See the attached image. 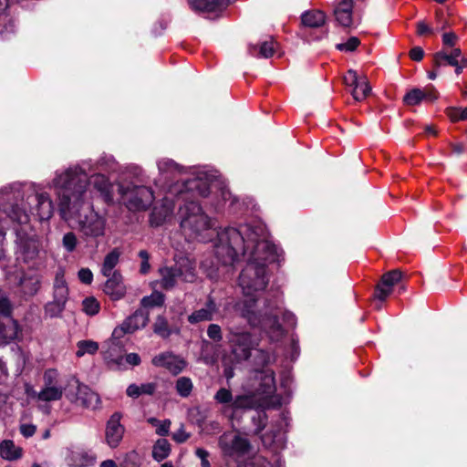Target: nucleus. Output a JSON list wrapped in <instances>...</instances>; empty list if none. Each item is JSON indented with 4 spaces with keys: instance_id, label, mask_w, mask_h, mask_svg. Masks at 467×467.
Returning a JSON list of instances; mask_svg holds the SVG:
<instances>
[{
    "instance_id": "nucleus-1",
    "label": "nucleus",
    "mask_w": 467,
    "mask_h": 467,
    "mask_svg": "<svg viewBox=\"0 0 467 467\" xmlns=\"http://www.w3.org/2000/svg\"><path fill=\"white\" fill-rule=\"evenodd\" d=\"M222 243L217 246L216 257L223 265L233 264L239 254L249 253L247 264L239 275V285L244 298L238 301L235 311L247 320L250 326H257L262 320L257 317L263 300L257 294L262 292L268 284L266 264L279 260L280 254L276 245L267 240L262 223L240 225L239 228H229L219 234Z\"/></svg>"
},
{
    "instance_id": "nucleus-2",
    "label": "nucleus",
    "mask_w": 467,
    "mask_h": 467,
    "mask_svg": "<svg viewBox=\"0 0 467 467\" xmlns=\"http://www.w3.org/2000/svg\"><path fill=\"white\" fill-rule=\"evenodd\" d=\"M183 188L185 192L181 190L178 196L184 202V204L180 207L181 229L186 238L200 242H208L216 234L217 239L214 244V254H216L217 246L222 244L219 240V234L230 227L217 231L215 221L203 212L198 202L189 200L188 195L208 197L209 203L217 212L228 205L233 213H236L239 201L232 195L223 182L213 180L206 172H201L193 178L186 180L183 182Z\"/></svg>"
},
{
    "instance_id": "nucleus-3",
    "label": "nucleus",
    "mask_w": 467,
    "mask_h": 467,
    "mask_svg": "<svg viewBox=\"0 0 467 467\" xmlns=\"http://www.w3.org/2000/svg\"><path fill=\"white\" fill-rule=\"evenodd\" d=\"M82 172L81 168L55 172L49 187L57 195L60 217L68 223L74 222L85 242H97L106 234L107 219L88 203L87 180Z\"/></svg>"
},
{
    "instance_id": "nucleus-4",
    "label": "nucleus",
    "mask_w": 467,
    "mask_h": 467,
    "mask_svg": "<svg viewBox=\"0 0 467 467\" xmlns=\"http://www.w3.org/2000/svg\"><path fill=\"white\" fill-rule=\"evenodd\" d=\"M42 188L33 182H14L0 189V213L19 224L29 222V211L36 213L39 220H48L54 213V204L50 195L41 192Z\"/></svg>"
},
{
    "instance_id": "nucleus-5",
    "label": "nucleus",
    "mask_w": 467,
    "mask_h": 467,
    "mask_svg": "<svg viewBox=\"0 0 467 467\" xmlns=\"http://www.w3.org/2000/svg\"><path fill=\"white\" fill-rule=\"evenodd\" d=\"M281 304V299L275 296L274 300L266 297L263 305L256 309L257 317L262 320V323L256 327L264 329L273 341L279 340L284 335V329L278 320L279 314L283 315V320L287 326L294 327L296 325L295 315L289 311H284Z\"/></svg>"
},
{
    "instance_id": "nucleus-6",
    "label": "nucleus",
    "mask_w": 467,
    "mask_h": 467,
    "mask_svg": "<svg viewBox=\"0 0 467 467\" xmlns=\"http://www.w3.org/2000/svg\"><path fill=\"white\" fill-rule=\"evenodd\" d=\"M228 343L231 353L237 362L248 360L254 349L259 346V339L249 330L232 325L228 328Z\"/></svg>"
},
{
    "instance_id": "nucleus-7",
    "label": "nucleus",
    "mask_w": 467,
    "mask_h": 467,
    "mask_svg": "<svg viewBox=\"0 0 467 467\" xmlns=\"http://www.w3.org/2000/svg\"><path fill=\"white\" fill-rule=\"evenodd\" d=\"M160 285L163 289L173 288L179 280L192 283L195 280V264L188 257H181L172 266H164L159 270Z\"/></svg>"
},
{
    "instance_id": "nucleus-8",
    "label": "nucleus",
    "mask_w": 467,
    "mask_h": 467,
    "mask_svg": "<svg viewBox=\"0 0 467 467\" xmlns=\"http://www.w3.org/2000/svg\"><path fill=\"white\" fill-rule=\"evenodd\" d=\"M119 193L123 203L130 211L146 210L154 201V193L150 187L132 182L119 183Z\"/></svg>"
},
{
    "instance_id": "nucleus-9",
    "label": "nucleus",
    "mask_w": 467,
    "mask_h": 467,
    "mask_svg": "<svg viewBox=\"0 0 467 467\" xmlns=\"http://www.w3.org/2000/svg\"><path fill=\"white\" fill-rule=\"evenodd\" d=\"M13 309V303L7 295L0 291V343L17 338L21 331L18 322L12 318Z\"/></svg>"
},
{
    "instance_id": "nucleus-10",
    "label": "nucleus",
    "mask_w": 467,
    "mask_h": 467,
    "mask_svg": "<svg viewBox=\"0 0 467 467\" xmlns=\"http://www.w3.org/2000/svg\"><path fill=\"white\" fill-rule=\"evenodd\" d=\"M218 445L224 456L236 460L249 454L252 450L249 440L235 431H228L222 434L219 438Z\"/></svg>"
},
{
    "instance_id": "nucleus-11",
    "label": "nucleus",
    "mask_w": 467,
    "mask_h": 467,
    "mask_svg": "<svg viewBox=\"0 0 467 467\" xmlns=\"http://www.w3.org/2000/svg\"><path fill=\"white\" fill-rule=\"evenodd\" d=\"M81 168L83 170L82 174L87 180V191L88 190V172H108L115 173L119 170V164L116 161L112 155L103 154L98 161H93L91 160L82 161L76 165L69 166L67 169L57 170L56 172H66L68 170Z\"/></svg>"
},
{
    "instance_id": "nucleus-12",
    "label": "nucleus",
    "mask_w": 467,
    "mask_h": 467,
    "mask_svg": "<svg viewBox=\"0 0 467 467\" xmlns=\"http://www.w3.org/2000/svg\"><path fill=\"white\" fill-rule=\"evenodd\" d=\"M181 190L185 192L183 182L182 184L176 182L174 185H171L170 192L163 197L161 203L153 208L150 219L151 225L160 226L171 217L175 209V202L172 196L176 193V198L180 200L178 196Z\"/></svg>"
},
{
    "instance_id": "nucleus-13",
    "label": "nucleus",
    "mask_w": 467,
    "mask_h": 467,
    "mask_svg": "<svg viewBox=\"0 0 467 467\" xmlns=\"http://www.w3.org/2000/svg\"><path fill=\"white\" fill-rule=\"evenodd\" d=\"M66 398L71 403L90 410H96L100 403L99 395L78 380H75L74 385L67 389Z\"/></svg>"
},
{
    "instance_id": "nucleus-14",
    "label": "nucleus",
    "mask_w": 467,
    "mask_h": 467,
    "mask_svg": "<svg viewBox=\"0 0 467 467\" xmlns=\"http://www.w3.org/2000/svg\"><path fill=\"white\" fill-rule=\"evenodd\" d=\"M149 321V313L140 308L127 317L120 327H116L112 332V337L119 339L125 334H131L138 329L143 328Z\"/></svg>"
},
{
    "instance_id": "nucleus-15",
    "label": "nucleus",
    "mask_w": 467,
    "mask_h": 467,
    "mask_svg": "<svg viewBox=\"0 0 467 467\" xmlns=\"http://www.w3.org/2000/svg\"><path fill=\"white\" fill-rule=\"evenodd\" d=\"M268 407L269 404L265 400V399L258 397L254 391L236 395L233 402L230 404L232 416L238 411L265 409Z\"/></svg>"
},
{
    "instance_id": "nucleus-16",
    "label": "nucleus",
    "mask_w": 467,
    "mask_h": 467,
    "mask_svg": "<svg viewBox=\"0 0 467 467\" xmlns=\"http://www.w3.org/2000/svg\"><path fill=\"white\" fill-rule=\"evenodd\" d=\"M121 419L122 413L117 411L109 417L106 423L105 441L111 449L119 447L123 439L125 427L120 422Z\"/></svg>"
},
{
    "instance_id": "nucleus-17",
    "label": "nucleus",
    "mask_w": 467,
    "mask_h": 467,
    "mask_svg": "<svg viewBox=\"0 0 467 467\" xmlns=\"http://www.w3.org/2000/svg\"><path fill=\"white\" fill-rule=\"evenodd\" d=\"M255 379L259 380L258 387H256L254 390L255 394L265 399L270 405L268 399L271 398L276 390L275 372L270 368L257 370Z\"/></svg>"
},
{
    "instance_id": "nucleus-18",
    "label": "nucleus",
    "mask_w": 467,
    "mask_h": 467,
    "mask_svg": "<svg viewBox=\"0 0 467 467\" xmlns=\"http://www.w3.org/2000/svg\"><path fill=\"white\" fill-rule=\"evenodd\" d=\"M42 245L36 235L18 237V254L25 262H31L39 257Z\"/></svg>"
},
{
    "instance_id": "nucleus-19",
    "label": "nucleus",
    "mask_w": 467,
    "mask_h": 467,
    "mask_svg": "<svg viewBox=\"0 0 467 467\" xmlns=\"http://www.w3.org/2000/svg\"><path fill=\"white\" fill-rule=\"evenodd\" d=\"M344 83L351 88V94L357 101L363 100L370 92V87L367 79L365 78H359L357 72L353 69L348 71L344 77Z\"/></svg>"
},
{
    "instance_id": "nucleus-20",
    "label": "nucleus",
    "mask_w": 467,
    "mask_h": 467,
    "mask_svg": "<svg viewBox=\"0 0 467 467\" xmlns=\"http://www.w3.org/2000/svg\"><path fill=\"white\" fill-rule=\"evenodd\" d=\"M438 98V92L433 86L430 85L424 88H412L408 91L404 98L403 102L407 106L419 105L422 101H434Z\"/></svg>"
},
{
    "instance_id": "nucleus-21",
    "label": "nucleus",
    "mask_w": 467,
    "mask_h": 467,
    "mask_svg": "<svg viewBox=\"0 0 467 467\" xmlns=\"http://www.w3.org/2000/svg\"><path fill=\"white\" fill-rule=\"evenodd\" d=\"M219 313V305L212 296H209L202 307L193 311L188 316L191 324H197L203 321H212L214 316Z\"/></svg>"
},
{
    "instance_id": "nucleus-22",
    "label": "nucleus",
    "mask_w": 467,
    "mask_h": 467,
    "mask_svg": "<svg viewBox=\"0 0 467 467\" xmlns=\"http://www.w3.org/2000/svg\"><path fill=\"white\" fill-rule=\"evenodd\" d=\"M402 278V273L398 270H392L384 274L380 283L377 285L375 296L380 301H384L392 292L393 286Z\"/></svg>"
},
{
    "instance_id": "nucleus-23",
    "label": "nucleus",
    "mask_w": 467,
    "mask_h": 467,
    "mask_svg": "<svg viewBox=\"0 0 467 467\" xmlns=\"http://www.w3.org/2000/svg\"><path fill=\"white\" fill-rule=\"evenodd\" d=\"M152 364L156 367L167 368L173 375H177L182 372L186 366L184 359L170 352L161 353L154 357Z\"/></svg>"
},
{
    "instance_id": "nucleus-24",
    "label": "nucleus",
    "mask_w": 467,
    "mask_h": 467,
    "mask_svg": "<svg viewBox=\"0 0 467 467\" xmlns=\"http://www.w3.org/2000/svg\"><path fill=\"white\" fill-rule=\"evenodd\" d=\"M157 167L161 177L160 182L163 180L165 182L175 180L179 175L185 171L184 167L168 158L158 160Z\"/></svg>"
},
{
    "instance_id": "nucleus-25",
    "label": "nucleus",
    "mask_w": 467,
    "mask_h": 467,
    "mask_svg": "<svg viewBox=\"0 0 467 467\" xmlns=\"http://www.w3.org/2000/svg\"><path fill=\"white\" fill-rule=\"evenodd\" d=\"M104 292L109 296L112 300H119L125 296L126 287L119 273L114 272L108 277L104 285Z\"/></svg>"
},
{
    "instance_id": "nucleus-26",
    "label": "nucleus",
    "mask_w": 467,
    "mask_h": 467,
    "mask_svg": "<svg viewBox=\"0 0 467 467\" xmlns=\"http://www.w3.org/2000/svg\"><path fill=\"white\" fill-rule=\"evenodd\" d=\"M89 184L98 191L106 202L111 201L112 184L108 177L100 172H95L93 175L88 177V185Z\"/></svg>"
},
{
    "instance_id": "nucleus-27",
    "label": "nucleus",
    "mask_w": 467,
    "mask_h": 467,
    "mask_svg": "<svg viewBox=\"0 0 467 467\" xmlns=\"http://www.w3.org/2000/svg\"><path fill=\"white\" fill-rule=\"evenodd\" d=\"M444 62L450 66H457L459 63L467 66V59L462 57V50L458 47L453 48L451 53L441 50L434 55V63L437 67L443 66Z\"/></svg>"
},
{
    "instance_id": "nucleus-28",
    "label": "nucleus",
    "mask_w": 467,
    "mask_h": 467,
    "mask_svg": "<svg viewBox=\"0 0 467 467\" xmlns=\"http://www.w3.org/2000/svg\"><path fill=\"white\" fill-rule=\"evenodd\" d=\"M353 0H342L337 4L334 10V15L337 23L345 27L350 26L353 22Z\"/></svg>"
},
{
    "instance_id": "nucleus-29",
    "label": "nucleus",
    "mask_w": 467,
    "mask_h": 467,
    "mask_svg": "<svg viewBox=\"0 0 467 467\" xmlns=\"http://www.w3.org/2000/svg\"><path fill=\"white\" fill-rule=\"evenodd\" d=\"M276 46L273 38H270L269 40H265L258 44H250L248 46V53L254 57L269 58L275 52Z\"/></svg>"
},
{
    "instance_id": "nucleus-30",
    "label": "nucleus",
    "mask_w": 467,
    "mask_h": 467,
    "mask_svg": "<svg viewBox=\"0 0 467 467\" xmlns=\"http://www.w3.org/2000/svg\"><path fill=\"white\" fill-rule=\"evenodd\" d=\"M53 289V299L66 304L68 297V288L62 272L56 274Z\"/></svg>"
},
{
    "instance_id": "nucleus-31",
    "label": "nucleus",
    "mask_w": 467,
    "mask_h": 467,
    "mask_svg": "<svg viewBox=\"0 0 467 467\" xmlns=\"http://www.w3.org/2000/svg\"><path fill=\"white\" fill-rule=\"evenodd\" d=\"M301 21L304 26L317 28L322 26L326 22V16L318 10L306 11L302 14Z\"/></svg>"
},
{
    "instance_id": "nucleus-32",
    "label": "nucleus",
    "mask_w": 467,
    "mask_h": 467,
    "mask_svg": "<svg viewBox=\"0 0 467 467\" xmlns=\"http://www.w3.org/2000/svg\"><path fill=\"white\" fill-rule=\"evenodd\" d=\"M0 455L7 461H15L22 457V449L16 446L13 441L5 440L0 443Z\"/></svg>"
},
{
    "instance_id": "nucleus-33",
    "label": "nucleus",
    "mask_w": 467,
    "mask_h": 467,
    "mask_svg": "<svg viewBox=\"0 0 467 467\" xmlns=\"http://www.w3.org/2000/svg\"><path fill=\"white\" fill-rule=\"evenodd\" d=\"M67 390L62 385L43 387L37 394V399L41 401H57L62 398L64 391Z\"/></svg>"
},
{
    "instance_id": "nucleus-34",
    "label": "nucleus",
    "mask_w": 467,
    "mask_h": 467,
    "mask_svg": "<svg viewBox=\"0 0 467 467\" xmlns=\"http://www.w3.org/2000/svg\"><path fill=\"white\" fill-rule=\"evenodd\" d=\"M153 331L161 338H168L171 334L178 333L179 329L171 327L163 316H158L153 325Z\"/></svg>"
},
{
    "instance_id": "nucleus-35",
    "label": "nucleus",
    "mask_w": 467,
    "mask_h": 467,
    "mask_svg": "<svg viewBox=\"0 0 467 467\" xmlns=\"http://www.w3.org/2000/svg\"><path fill=\"white\" fill-rule=\"evenodd\" d=\"M171 443L166 439H159L152 447V458L157 462L165 460L171 453Z\"/></svg>"
},
{
    "instance_id": "nucleus-36",
    "label": "nucleus",
    "mask_w": 467,
    "mask_h": 467,
    "mask_svg": "<svg viewBox=\"0 0 467 467\" xmlns=\"http://www.w3.org/2000/svg\"><path fill=\"white\" fill-rule=\"evenodd\" d=\"M119 253L116 251H112L108 254L104 259L101 273L104 276L109 277L115 271L114 268L119 262Z\"/></svg>"
},
{
    "instance_id": "nucleus-37",
    "label": "nucleus",
    "mask_w": 467,
    "mask_h": 467,
    "mask_svg": "<svg viewBox=\"0 0 467 467\" xmlns=\"http://www.w3.org/2000/svg\"><path fill=\"white\" fill-rule=\"evenodd\" d=\"M66 304L53 299L52 301L47 303L44 306L45 316L54 318L58 317L64 311Z\"/></svg>"
},
{
    "instance_id": "nucleus-38",
    "label": "nucleus",
    "mask_w": 467,
    "mask_h": 467,
    "mask_svg": "<svg viewBox=\"0 0 467 467\" xmlns=\"http://www.w3.org/2000/svg\"><path fill=\"white\" fill-rule=\"evenodd\" d=\"M192 388L193 385L190 378L181 377L176 380V391L182 398L189 397L192 393Z\"/></svg>"
},
{
    "instance_id": "nucleus-39",
    "label": "nucleus",
    "mask_w": 467,
    "mask_h": 467,
    "mask_svg": "<svg viewBox=\"0 0 467 467\" xmlns=\"http://www.w3.org/2000/svg\"><path fill=\"white\" fill-rule=\"evenodd\" d=\"M148 423L156 428V434L160 436H167L170 432L171 421L170 420H160L155 417L147 419Z\"/></svg>"
},
{
    "instance_id": "nucleus-40",
    "label": "nucleus",
    "mask_w": 467,
    "mask_h": 467,
    "mask_svg": "<svg viewBox=\"0 0 467 467\" xmlns=\"http://www.w3.org/2000/svg\"><path fill=\"white\" fill-rule=\"evenodd\" d=\"M77 357L80 358L86 354H95L99 349V344L92 340H81L78 342Z\"/></svg>"
},
{
    "instance_id": "nucleus-41",
    "label": "nucleus",
    "mask_w": 467,
    "mask_h": 467,
    "mask_svg": "<svg viewBox=\"0 0 467 467\" xmlns=\"http://www.w3.org/2000/svg\"><path fill=\"white\" fill-rule=\"evenodd\" d=\"M94 459L86 453H73L68 461L69 467H87L93 464Z\"/></svg>"
},
{
    "instance_id": "nucleus-42",
    "label": "nucleus",
    "mask_w": 467,
    "mask_h": 467,
    "mask_svg": "<svg viewBox=\"0 0 467 467\" xmlns=\"http://www.w3.org/2000/svg\"><path fill=\"white\" fill-rule=\"evenodd\" d=\"M253 352H254V364L255 366L265 367L275 360L270 352L260 349L258 347Z\"/></svg>"
},
{
    "instance_id": "nucleus-43",
    "label": "nucleus",
    "mask_w": 467,
    "mask_h": 467,
    "mask_svg": "<svg viewBox=\"0 0 467 467\" xmlns=\"http://www.w3.org/2000/svg\"><path fill=\"white\" fill-rule=\"evenodd\" d=\"M164 303V295L161 292H153L150 296H144L140 304L143 307L161 306Z\"/></svg>"
},
{
    "instance_id": "nucleus-44",
    "label": "nucleus",
    "mask_w": 467,
    "mask_h": 467,
    "mask_svg": "<svg viewBox=\"0 0 467 467\" xmlns=\"http://www.w3.org/2000/svg\"><path fill=\"white\" fill-rule=\"evenodd\" d=\"M78 244V239L74 232H67L63 235L62 245L67 253H73Z\"/></svg>"
},
{
    "instance_id": "nucleus-45",
    "label": "nucleus",
    "mask_w": 467,
    "mask_h": 467,
    "mask_svg": "<svg viewBox=\"0 0 467 467\" xmlns=\"http://www.w3.org/2000/svg\"><path fill=\"white\" fill-rule=\"evenodd\" d=\"M83 311L88 316H94L99 313L100 306L99 301L93 297L89 296L83 300L82 302Z\"/></svg>"
},
{
    "instance_id": "nucleus-46",
    "label": "nucleus",
    "mask_w": 467,
    "mask_h": 467,
    "mask_svg": "<svg viewBox=\"0 0 467 467\" xmlns=\"http://www.w3.org/2000/svg\"><path fill=\"white\" fill-rule=\"evenodd\" d=\"M234 399L231 390L225 388H221L214 395V400L220 404L226 405L229 410Z\"/></svg>"
},
{
    "instance_id": "nucleus-47",
    "label": "nucleus",
    "mask_w": 467,
    "mask_h": 467,
    "mask_svg": "<svg viewBox=\"0 0 467 467\" xmlns=\"http://www.w3.org/2000/svg\"><path fill=\"white\" fill-rule=\"evenodd\" d=\"M140 465H141L140 457V454L136 451H131L128 452L124 456V458L120 463L121 467H140Z\"/></svg>"
},
{
    "instance_id": "nucleus-48",
    "label": "nucleus",
    "mask_w": 467,
    "mask_h": 467,
    "mask_svg": "<svg viewBox=\"0 0 467 467\" xmlns=\"http://www.w3.org/2000/svg\"><path fill=\"white\" fill-rule=\"evenodd\" d=\"M59 374L57 369L48 368L43 375V387L61 386L58 383Z\"/></svg>"
},
{
    "instance_id": "nucleus-49",
    "label": "nucleus",
    "mask_w": 467,
    "mask_h": 467,
    "mask_svg": "<svg viewBox=\"0 0 467 467\" xmlns=\"http://www.w3.org/2000/svg\"><path fill=\"white\" fill-rule=\"evenodd\" d=\"M256 410V414L253 416L252 420L255 427V432L259 433L265 429L266 425L267 416L266 413L264 411V409H259Z\"/></svg>"
},
{
    "instance_id": "nucleus-50",
    "label": "nucleus",
    "mask_w": 467,
    "mask_h": 467,
    "mask_svg": "<svg viewBox=\"0 0 467 467\" xmlns=\"http://www.w3.org/2000/svg\"><path fill=\"white\" fill-rule=\"evenodd\" d=\"M238 467H277L262 456H254L248 462L239 463Z\"/></svg>"
},
{
    "instance_id": "nucleus-51",
    "label": "nucleus",
    "mask_w": 467,
    "mask_h": 467,
    "mask_svg": "<svg viewBox=\"0 0 467 467\" xmlns=\"http://www.w3.org/2000/svg\"><path fill=\"white\" fill-rule=\"evenodd\" d=\"M207 336L214 343H219L223 340L222 328L217 324H210L207 327Z\"/></svg>"
},
{
    "instance_id": "nucleus-52",
    "label": "nucleus",
    "mask_w": 467,
    "mask_h": 467,
    "mask_svg": "<svg viewBox=\"0 0 467 467\" xmlns=\"http://www.w3.org/2000/svg\"><path fill=\"white\" fill-rule=\"evenodd\" d=\"M360 41L358 37L351 36L348 39L347 42L337 44V48L340 51L352 52L358 47Z\"/></svg>"
},
{
    "instance_id": "nucleus-53",
    "label": "nucleus",
    "mask_w": 467,
    "mask_h": 467,
    "mask_svg": "<svg viewBox=\"0 0 467 467\" xmlns=\"http://www.w3.org/2000/svg\"><path fill=\"white\" fill-rule=\"evenodd\" d=\"M262 441L265 446H271L273 443H282L283 442V435L278 431H275L272 433H265L262 436Z\"/></svg>"
},
{
    "instance_id": "nucleus-54",
    "label": "nucleus",
    "mask_w": 467,
    "mask_h": 467,
    "mask_svg": "<svg viewBox=\"0 0 467 467\" xmlns=\"http://www.w3.org/2000/svg\"><path fill=\"white\" fill-rule=\"evenodd\" d=\"M22 287L25 294L33 296L38 291L40 285L37 280H25L22 282Z\"/></svg>"
},
{
    "instance_id": "nucleus-55",
    "label": "nucleus",
    "mask_w": 467,
    "mask_h": 467,
    "mask_svg": "<svg viewBox=\"0 0 467 467\" xmlns=\"http://www.w3.org/2000/svg\"><path fill=\"white\" fill-rule=\"evenodd\" d=\"M195 455L201 460L202 467H212L208 460V457L210 455L208 451L202 448H198L195 451Z\"/></svg>"
},
{
    "instance_id": "nucleus-56",
    "label": "nucleus",
    "mask_w": 467,
    "mask_h": 467,
    "mask_svg": "<svg viewBox=\"0 0 467 467\" xmlns=\"http://www.w3.org/2000/svg\"><path fill=\"white\" fill-rule=\"evenodd\" d=\"M79 280L86 285L91 284L93 280V274L88 268H81L78 273Z\"/></svg>"
},
{
    "instance_id": "nucleus-57",
    "label": "nucleus",
    "mask_w": 467,
    "mask_h": 467,
    "mask_svg": "<svg viewBox=\"0 0 467 467\" xmlns=\"http://www.w3.org/2000/svg\"><path fill=\"white\" fill-rule=\"evenodd\" d=\"M458 40V36L453 32H447L442 35V43L445 47H453Z\"/></svg>"
},
{
    "instance_id": "nucleus-58",
    "label": "nucleus",
    "mask_w": 467,
    "mask_h": 467,
    "mask_svg": "<svg viewBox=\"0 0 467 467\" xmlns=\"http://www.w3.org/2000/svg\"><path fill=\"white\" fill-rule=\"evenodd\" d=\"M5 218H3L0 214V260L5 258V250H4V239H5Z\"/></svg>"
},
{
    "instance_id": "nucleus-59",
    "label": "nucleus",
    "mask_w": 467,
    "mask_h": 467,
    "mask_svg": "<svg viewBox=\"0 0 467 467\" xmlns=\"http://www.w3.org/2000/svg\"><path fill=\"white\" fill-rule=\"evenodd\" d=\"M139 388H140V395H142V394L152 395L157 389V384L154 382L143 383V384L140 385Z\"/></svg>"
},
{
    "instance_id": "nucleus-60",
    "label": "nucleus",
    "mask_w": 467,
    "mask_h": 467,
    "mask_svg": "<svg viewBox=\"0 0 467 467\" xmlns=\"http://www.w3.org/2000/svg\"><path fill=\"white\" fill-rule=\"evenodd\" d=\"M36 430V428L33 424H22L20 426V432L26 438L32 437L35 434Z\"/></svg>"
},
{
    "instance_id": "nucleus-61",
    "label": "nucleus",
    "mask_w": 467,
    "mask_h": 467,
    "mask_svg": "<svg viewBox=\"0 0 467 467\" xmlns=\"http://www.w3.org/2000/svg\"><path fill=\"white\" fill-rule=\"evenodd\" d=\"M172 439L179 443H182L189 439V434H187L182 426L176 432L172 434Z\"/></svg>"
},
{
    "instance_id": "nucleus-62",
    "label": "nucleus",
    "mask_w": 467,
    "mask_h": 467,
    "mask_svg": "<svg viewBox=\"0 0 467 467\" xmlns=\"http://www.w3.org/2000/svg\"><path fill=\"white\" fill-rule=\"evenodd\" d=\"M424 51L420 47H415L410 51V57L414 61H420L423 58Z\"/></svg>"
},
{
    "instance_id": "nucleus-63",
    "label": "nucleus",
    "mask_w": 467,
    "mask_h": 467,
    "mask_svg": "<svg viewBox=\"0 0 467 467\" xmlns=\"http://www.w3.org/2000/svg\"><path fill=\"white\" fill-rule=\"evenodd\" d=\"M432 28H431L424 21H419L417 23V34L419 36H422L424 34L432 33Z\"/></svg>"
},
{
    "instance_id": "nucleus-64",
    "label": "nucleus",
    "mask_w": 467,
    "mask_h": 467,
    "mask_svg": "<svg viewBox=\"0 0 467 467\" xmlns=\"http://www.w3.org/2000/svg\"><path fill=\"white\" fill-rule=\"evenodd\" d=\"M126 393L129 397L136 399L140 396L139 385L130 384L127 388Z\"/></svg>"
}]
</instances>
